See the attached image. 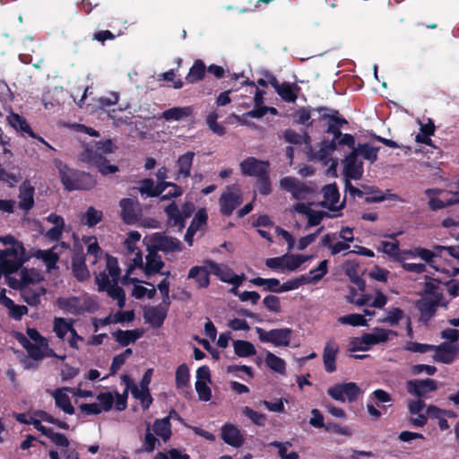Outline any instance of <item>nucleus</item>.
I'll return each instance as SVG.
<instances>
[{
	"label": "nucleus",
	"instance_id": "nucleus-1",
	"mask_svg": "<svg viewBox=\"0 0 459 459\" xmlns=\"http://www.w3.org/2000/svg\"><path fill=\"white\" fill-rule=\"evenodd\" d=\"M60 182L64 189L72 191H88L97 185V179L91 174L76 169L70 168L61 160L56 162Z\"/></svg>",
	"mask_w": 459,
	"mask_h": 459
},
{
	"label": "nucleus",
	"instance_id": "nucleus-2",
	"mask_svg": "<svg viewBox=\"0 0 459 459\" xmlns=\"http://www.w3.org/2000/svg\"><path fill=\"white\" fill-rule=\"evenodd\" d=\"M315 111H317L318 122L326 123L325 132L333 135L331 141H334L336 144V141L343 134L342 128L349 125L347 119L341 115L338 109L328 107H317Z\"/></svg>",
	"mask_w": 459,
	"mask_h": 459
},
{
	"label": "nucleus",
	"instance_id": "nucleus-3",
	"mask_svg": "<svg viewBox=\"0 0 459 459\" xmlns=\"http://www.w3.org/2000/svg\"><path fill=\"white\" fill-rule=\"evenodd\" d=\"M56 305L64 312L74 316H81L85 312H94L98 308L97 303L89 297L83 299V300L76 296L68 298L59 297L56 299Z\"/></svg>",
	"mask_w": 459,
	"mask_h": 459
},
{
	"label": "nucleus",
	"instance_id": "nucleus-4",
	"mask_svg": "<svg viewBox=\"0 0 459 459\" xmlns=\"http://www.w3.org/2000/svg\"><path fill=\"white\" fill-rule=\"evenodd\" d=\"M45 437L49 438L53 444L62 448L58 453L56 450H50L48 453L50 459H79V454L74 448H70V442L67 437L59 432H55L49 428Z\"/></svg>",
	"mask_w": 459,
	"mask_h": 459
},
{
	"label": "nucleus",
	"instance_id": "nucleus-5",
	"mask_svg": "<svg viewBox=\"0 0 459 459\" xmlns=\"http://www.w3.org/2000/svg\"><path fill=\"white\" fill-rule=\"evenodd\" d=\"M389 334H395V333L392 330L375 327L372 333H365L361 337L353 338V344L359 342V344H364V346H353V348H351V351H368L373 345L385 342L389 338Z\"/></svg>",
	"mask_w": 459,
	"mask_h": 459
},
{
	"label": "nucleus",
	"instance_id": "nucleus-6",
	"mask_svg": "<svg viewBox=\"0 0 459 459\" xmlns=\"http://www.w3.org/2000/svg\"><path fill=\"white\" fill-rule=\"evenodd\" d=\"M242 202L243 197L239 186L236 184L230 186L219 199L220 212L222 215L230 216Z\"/></svg>",
	"mask_w": 459,
	"mask_h": 459
},
{
	"label": "nucleus",
	"instance_id": "nucleus-7",
	"mask_svg": "<svg viewBox=\"0 0 459 459\" xmlns=\"http://www.w3.org/2000/svg\"><path fill=\"white\" fill-rule=\"evenodd\" d=\"M79 160L82 162L94 165L103 176L114 174L118 171L117 165L108 164V160L101 153H96L91 149H84L80 154Z\"/></svg>",
	"mask_w": 459,
	"mask_h": 459
},
{
	"label": "nucleus",
	"instance_id": "nucleus-8",
	"mask_svg": "<svg viewBox=\"0 0 459 459\" xmlns=\"http://www.w3.org/2000/svg\"><path fill=\"white\" fill-rule=\"evenodd\" d=\"M360 394V388L353 382L336 384L327 390V394L331 398L342 403L345 402V397L349 403H353L357 401Z\"/></svg>",
	"mask_w": 459,
	"mask_h": 459
},
{
	"label": "nucleus",
	"instance_id": "nucleus-9",
	"mask_svg": "<svg viewBox=\"0 0 459 459\" xmlns=\"http://www.w3.org/2000/svg\"><path fill=\"white\" fill-rule=\"evenodd\" d=\"M255 332L262 342H270L275 346H289L292 334L290 328H279L265 331L263 328L256 327Z\"/></svg>",
	"mask_w": 459,
	"mask_h": 459
},
{
	"label": "nucleus",
	"instance_id": "nucleus-10",
	"mask_svg": "<svg viewBox=\"0 0 459 459\" xmlns=\"http://www.w3.org/2000/svg\"><path fill=\"white\" fill-rule=\"evenodd\" d=\"M407 392L418 398H424L428 394L437 390V382L432 378L412 379L406 385Z\"/></svg>",
	"mask_w": 459,
	"mask_h": 459
},
{
	"label": "nucleus",
	"instance_id": "nucleus-11",
	"mask_svg": "<svg viewBox=\"0 0 459 459\" xmlns=\"http://www.w3.org/2000/svg\"><path fill=\"white\" fill-rule=\"evenodd\" d=\"M121 208V219L127 225L135 224L139 221V212H141L140 204L133 198H123L119 202Z\"/></svg>",
	"mask_w": 459,
	"mask_h": 459
},
{
	"label": "nucleus",
	"instance_id": "nucleus-12",
	"mask_svg": "<svg viewBox=\"0 0 459 459\" xmlns=\"http://www.w3.org/2000/svg\"><path fill=\"white\" fill-rule=\"evenodd\" d=\"M152 248L156 251L169 252H179L182 250V244L177 238L173 237L165 236L162 233H154L152 238Z\"/></svg>",
	"mask_w": 459,
	"mask_h": 459
},
{
	"label": "nucleus",
	"instance_id": "nucleus-13",
	"mask_svg": "<svg viewBox=\"0 0 459 459\" xmlns=\"http://www.w3.org/2000/svg\"><path fill=\"white\" fill-rule=\"evenodd\" d=\"M323 195L325 200L321 203V206L332 212H337L344 208L346 196L341 204L337 205L340 199V193L335 183L325 186L323 187Z\"/></svg>",
	"mask_w": 459,
	"mask_h": 459
},
{
	"label": "nucleus",
	"instance_id": "nucleus-14",
	"mask_svg": "<svg viewBox=\"0 0 459 459\" xmlns=\"http://www.w3.org/2000/svg\"><path fill=\"white\" fill-rule=\"evenodd\" d=\"M183 188L173 182L158 181L153 188V197L160 196L161 201L178 198L183 195Z\"/></svg>",
	"mask_w": 459,
	"mask_h": 459
},
{
	"label": "nucleus",
	"instance_id": "nucleus-15",
	"mask_svg": "<svg viewBox=\"0 0 459 459\" xmlns=\"http://www.w3.org/2000/svg\"><path fill=\"white\" fill-rule=\"evenodd\" d=\"M280 186L291 193L293 198L302 200L310 193V188L293 177H285L281 179Z\"/></svg>",
	"mask_w": 459,
	"mask_h": 459
},
{
	"label": "nucleus",
	"instance_id": "nucleus-16",
	"mask_svg": "<svg viewBox=\"0 0 459 459\" xmlns=\"http://www.w3.org/2000/svg\"><path fill=\"white\" fill-rule=\"evenodd\" d=\"M433 351H435L433 356L435 361L451 364L458 354L459 347L458 344L442 342L439 345H434Z\"/></svg>",
	"mask_w": 459,
	"mask_h": 459
},
{
	"label": "nucleus",
	"instance_id": "nucleus-17",
	"mask_svg": "<svg viewBox=\"0 0 459 459\" xmlns=\"http://www.w3.org/2000/svg\"><path fill=\"white\" fill-rule=\"evenodd\" d=\"M439 305V298L436 299H422L417 301L416 307L420 311V321L424 325H428L429 321L435 316Z\"/></svg>",
	"mask_w": 459,
	"mask_h": 459
},
{
	"label": "nucleus",
	"instance_id": "nucleus-18",
	"mask_svg": "<svg viewBox=\"0 0 459 459\" xmlns=\"http://www.w3.org/2000/svg\"><path fill=\"white\" fill-rule=\"evenodd\" d=\"M241 173L247 177H258L268 169L269 162L257 160L255 157H247L239 164Z\"/></svg>",
	"mask_w": 459,
	"mask_h": 459
},
{
	"label": "nucleus",
	"instance_id": "nucleus-19",
	"mask_svg": "<svg viewBox=\"0 0 459 459\" xmlns=\"http://www.w3.org/2000/svg\"><path fill=\"white\" fill-rule=\"evenodd\" d=\"M344 175L346 179H360L363 172V162L358 159L354 152H350L344 159Z\"/></svg>",
	"mask_w": 459,
	"mask_h": 459
},
{
	"label": "nucleus",
	"instance_id": "nucleus-20",
	"mask_svg": "<svg viewBox=\"0 0 459 459\" xmlns=\"http://www.w3.org/2000/svg\"><path fill=\"white\" fill-rule=\"evenodd\" d=\"M339 351L340 347L333 339H330L325 342L322 359L325 369L327 373H333L336 370V359Z\"/></svg>",
	"mask_w": 459,
	"mask_h": 459
},
{
	"label": "nucleus",
	"instance_id": "nucleus-21",
	"mask_svg": "<svg viewBox=\"0 0 459 459\" xmlns=\"http://www.w3.org/2000/svg\"><path fill=\"white\" fill-rule=\"evenodd\" d=\"M221 437L229 446L238 448L243 446L245 438L237 426L225 423L221 429Z\"/></svg>",
	"mask_w": 459,
	"mask_h": 459
},
{
	"label": "nucleus",
	"instance_id": "nucleus-22",
	"mask_svg": "<svg viewBox=\"0 0 459 459\" xmlns=\"http://www.w3.org/2000/svg\"><path fill=\"white\" fill-rule=\"evenodd\" d=\"M167 315L168 308L162 307L161 304L149 307L143 311V318L145 323L149 324L153 328L161 327L167 317Z\"/></svg>",
	"mask_w": 459,
	"mask_h": 459
},
{
	"label": "nucleus",
	"instance_id": "nucleus-23",
	"mask_svg": "<svg viewBox=\"0 0 459 459\" xmlns=\"http://www.w3.org/2000/svg\"><path fill=\"white\" fill-rule=\"evenodd\" d=\"M27 260L28 256L26 255V251L23 254L17 253L15 255H4V253L0 254L2 267H4L6 275L19 271Z\"/></svg>",
	"mask_w": 459,
	"mask_h": 459
},
{
	"label": "nucleus",
	"instance_id": "nucleus-24",
	"mask_svg": "<svg viewBox=\"0 0 459 459\" xmlns=\"http://www.w3.org/2000/svg\"><path fill=\"white\" fill-rule=\"evenodd\" d=\"M64 390L68 392H73V388L65 387V388H57L54 391H49L50 394L55 399L56 406L61 409L64 412L73 415L75 412V409L73 406L69 396L64 393Z\"/></svg>",
	"mask_w": 459,
	"mask_h": 459
},
{
	"label": "nucleus",
	"instance_id": "nucleus-25",
	"mask_svg": "<svg viewBox=\"0 0 459 459\" xmlns=\"http://www.w3.org/2000/svg\"><path fill=\"white\" fill-rule=\"evenodd\" d=\"M164 212L168 218V225L172 228H178L182 230L186 227V218L181 213L178 204L172 201L165 208Z\"/></svg>",
	"mask_w": 459,
	"mask_h": 459
},
{
	"label": "nucleus",
	"instance_id": "nucleus-26",
	"mask_svg": "<svg viewBox=\"0 0 459 459\" xmlns=\"http://www.w3.org/2000/svg\"><path fill=\"white\" fill-rule=\"evenodd\" d=\"M206 265L211 270V273L214 274L220 281L222 282L230 283L236 278V276H239L236 274L233 270L226 264H218L212 260L206 261Z\"/></svg>",
	"mask_w": 459,
	"mask_h": 459
},
{
	"label": "nucleus",
	"instance_id": "nucleus-27",
	"mask_svg": "<svg viewBox=\"0 0 459 459\" xmlns=\"http://www.w3.org/2000/svg\"><path fill=\"white\" fill-rule=\"evenodd\" d=\"M34 187L24 181L19 187V208L28 212L34 206Z\"/></svg>",
	"mask_w": 459,
	"mask_h": 459
},
{
	"label": "nucleus",
	"instance_id": "nucleus-28",
	"mask_svg": "<svg viewBox=\"0 0 459 459\" xmlns=\"http://www.w3.org/2000/svg\"><path fill=\"white\" fill-rule=\"evenodd\" d=\"M148 249L149 254L146 255V263L143 267V272L146 276L151 277L157 273H160V270L164 267L165 264L160 255L157 254L156 250L152 249L151 247Z\"/></svg>",
	"mask_w": 459,
	"mask_h": 459
},
{
	"label": "nucleus",
	"instance_id": "nucleus-29",
	"mask_svg": "<svg viewBox=\"0 0 459 459\" xmlns=\"http://www.w3.org/2000/svg\"><path fill=\"white\" fill-rule=\"evenodd\" d=\"M21 298L30 307H37L40 304L41 296L46 294V289L44 287H23L19 290Z\"/></svg>",
	"mask_w": 459,
	"mask_h": 459
},
{
	"label": "nucleus",
	"instance_id": "nucleus-30",
	"mask_svg": "<svg viewBox=\"0 0 459 459\" xmlns=\"http://www.w3.org/2000/svg\"><path fill=\"white\" fill-rule=\"evenodd\" d=\"M143 334V330L140 328H136L134 330H121L117 329L115 331L112 335L115 340L121 346H128L130 343L134 342L136 340L142 337Z\"/></svg>",
	"mask_w": 459,
	"mask_h": 459
},
{
	"label": "nucleus",
	"instance_id": "nucleus-31",
	"mask_svg": "<svg viewBox=\"0 0 459 459\" xmlns=\"http://www.w3.org/2000/svg\"><path fill=\"white\" fill-rule=\"evenodd\" d=\"M56 248V246H54L52 248L47 250L37 249L33 252L32 255L37 259L42 260L47 269L50 271L56 268V264L60 258L59 254L54 251Z\"/></svg>",
	"mask_w": 459,
	"mask_h": 459
},
{
	"label": "nucleus",
	"instance_id": "nucleus-32",
	"mask_svg": "<svg viewBox=\"0 0 459 459\" xmlns=\"http://www.w3.org/2000/svg\"><path fill=\"white\" fill-rule=\"evenodd\" d=\"M7 120L9 125L16 131H19L22 134H26L30 137H35V133L33 132L27 119L24 117L17 113L12 112L7 117Z\"/></svg>",
	"mask_w": 459,
	"mask_h": 459
},
{
	"label": "nucleus",
	"instance_id": "nucleus-33",
	"mask_svg": "<svg viewBox=\"0 0 459 459\" xmlns=\"http://www.w3.org/2000/svg\"><path fill=\"white\" fill-rule=\"evenodd\" d=\"M210 273L211 270H207L206 266H193L189 272L187 277L194 279L200 289L207 288L210 284Z\"/></svg>",
	"mask_w": 459,
	"mask_h": 459
},
{
	"label": "nucleus",
	"instance_id": "nucleus-34",
	"mask_svg": "<svg viewBox=\"0 0 459 459\" xmlns=\"http://www.w3.org/2000/svg\"><path fill=\"white\" fill-rule=\"evenodd\" d=\"M379 150L380 147H374L366 143H358L351 152H354L357 157L361 156L364 160L373 164L377 160Z\"/></svg>",
	"mask_w": 459,
	"mask_h": 459
},
{
	"label": "nucleus",
	"instance_id": "nucleus-35",
	"mask_svg": "<svg viewBox=\"0 0 459 459\" xmlns=\"http://www.w3.org/2000/svg\"><path fill=\"white\" fill-rule=\"evenodd\" d=\"M173 413H177L175 410L169 412V415L160 420H156L153 423V430L157 436L167 441L171 437V423L170 417Z\"/></svg>",
	"mask_w": 459,
	"mask_h": 459
},
{
	"label": "nucleus",
	"instance_id": "nucleus-36",
	"mask_svg": "<svg viewBox=\"0 0 459 459\" xmlns=\"http://www.w3.org/2000/svg\"><path fill=\"white\" fill-rule=\"evenodd\" d=\"M316 108L302 107L296 111V122L298 124L308 126H313L317 119V111H315Z\"/></svg>",
	"mask_w": 459,
	"mask_h": 459
},
{
	"label": "nucleus",
	"instance_id": "nucleus-37",
	"mask_svg": "<svg viewBox=\"0 0 459 459\" xmlns=\"http://www.w3.org/2000/svg\"><path fill=\"white\" fill-rule=\"evenodd\" d=\"M300 90L301 88L296 83L283 82L276 92L284 101L295 103Z\"/></svg>",
	"mask_w": 459,
	"mask_h": 459
},
{
	"label": "nucleus",
	"instance_id": "nucleus-38",
	"mask_svg": "<svg viewBox=\"0 0 459 459\" xmlns=\"http://www.w3.org/2000/svg\"><path fill=\"white\" fill-rule=\"evenodd\" d=\"M71 268L73 275L79 281H83L90 277V272L85 264V256L72 257Z\"/></svg>",
	"mask_w": 459,
	"mask_h": 459
},
{
	"label": "nucleus",
	"instance_id": "nucleus-39",
	"mask_svg": "<svg viewBox=\"0 0 459 459\" xmlns=\"http://www.w3.org/2000/svg\"><path fill=\"white\" fill-rule=\"evenodd\" d=\"M194 108L191 106L174 107L162 112V117L167 121H180L193 114Z\"/></svg>",
	"mask_w": 459,
	"mask_h": 459
},
{
	"label": "nucleus",
	"instance_id": "nucleus-40",
	"mask_svg": "<svg viewBox=\"0 0 459 459\" xmlns=\"http://www.w3.org/2000/svg\"><path fill=\"white\" fill-rule=\"evenodd\" d=\"M206 66L203 60L196 59L194 65L190 67L188 74L186 76L187 83H195L204 78Z\"/></svg>",
	"mask_w": 459,
	"mask_h": 459
},
{
	"label": "nucleus",
	"instance_id": "nucleus-41",
	"mask_svg": "<svg viewBox=\"0 0 459 459\" xmlns=\"http://www.w3.org/2000/svg\"><path fill=\"white\" fill-rule=\"evenodd\" d=\"M103 220V212L93 206H89L81 217V222L90 228L96 226Z\"/></svg>",
	"mask_w": 459,
	"mask_h": 459
},
{
	"label": "nucleus",
	"instance_id": "nucleus-42",
	"mask_svg": "<svg viewBox=\"0 0 459 459\" xmlns=\"http://www.w3.org/2000/svg\"><path fill=\"white\" fill-rule=\"evenodd\" d=\"M195 152L189 151L179 156L178 159L177 163L178 165V175L182 176L184 178L190 177Z\"/></svg>",
	"mask_w": 459,
	"mask_h": 459
},
{
	"label": "nucleus",
	"instance_id": "nucleus-43",
	"mask_svg": "<svg viewBox=\"0 0 459 459\" xmlns=\"http://www.w3.org/2000/svg\"><path fill=\"white\" fill-rule=\"evenodd\" d=\"M190 372L189 368L186 363L179 365L176 370L175 382L176 387L178 390H184L189 387Z\"/></svg>",
	"mask_w": 459,
	"mask_h": 459
},
{
	"label": "nucleus",
	"instance_id": "nucleus-44",
	"mask_svg": "<svg viewBox=\"0 0 459 459\" xmlns=\"http://www.w3.org/2000/svg\"><path fill=\"white\" fill-rule=\"evenodd\" d=\"M33 275H36L33 271L30 272L28 269L24 268L21 271L20 280H12L9 286L14 290H20L23 287H30V284L35 281Z\"/></svg>",
	"mask_w": 459,
	"mask_h": 459
},
{
	"label": "nucleus",
	"instance_id": "nucleus-45",
	"mask_svg": "<svg viewBox=\"0 0 459 459\" xmlns=\"http://www.w3.org/2000/svg\"><path fill=\"white\" fill-rule=\"evenodd\" d=\"M234 352L238 357L247 358L255 354L256 351L253 343L248 341H233Z\"/></svg>",
	"mask_w": 459,
	"mask_h": 459
},
{
	"label": "nucleus",
	"instance_id": "nucleus-46",
	"mask_svg": "<svg viewBox=\"0 0 459 459\" xmlns=\"http://www.w3.org/2000/svg\"><path fill=\"white\" fill-rule=\"evenodd\" d=\"M255 286H265L264 290L275 293H281L279 287H281L280 281L276 278L264 279L261 277L253 278L249 281Z\"/></svg>",
	"mask_w": 459,
	"mask_h": 459
},
{
	"label": "nucleus",
	"instance_id": "nucleus-47",
	"mask_svg": "<svg viewBox=\"0 0 459 459\" xmlns=\"http://www.w3.org/2000/svg\"><path fill=\"white\" fill-rule=\"evenodd\" d=\"M2 241L5 245H11V247L3 250L1 253H4V255H16L17 253L23 254L25 252V247L23 244L18 241L13 236L7 235L2 238Z\"/></svg>",
	"mask_w": 459,
	"mask_h": 459
},
{
	"label": "nucleus",
	"instance_id": "nucleus-48",
	"mask_svg": "<svg viewBox=\"0 0 459 459\" xmlns=\"http://www.w3.org/2000/svg\"><path fill=\"white\" fill-rule=\"evenodd\" d=\"M265 364L268 368H270L272 370L277 373L284 374L286 371L285 361L281 358L274 355L270 351H267L266 353Z\"/></svg>",
	"mask_w": 459,
	"mask_h": 459
},
{
	"label": "nucleus",
	"instance_id": "nucleus-49",
	"mask_svg": "<svg viewBox=\"0 0 459 459\" xmlns=\"http://www.w3.org/2000/svg\"><path fill=\"white\" fill-rule=\"evenodd\" d=\"M82 240L85 244L88 245L87 247V255L91 257L93 256L92 264H96L98 259L102 255V250L100 247L97 238L93 236L91 237H83Z\"/></svg>",
	"mask_w": 459,
	"mask_h": 459
},
{
	"label": "nucleus",
	"instance_id": "nucleus-50",
	"mask_svg": "<svg viewBox=\"0 0 459 459\" xmlns=\"http://www.w3.org/2000/svg\"><path fill=\"white\" fill-rule=\"evenodd\" d=\"M108 296L117 301L118 307L122 308L126 305V293L123 288L117 285V281L111 283L108 288L105 290Z\"/></svg>",
	"mask_w": 459,
	"mask_h": 459
},
{
	"label": "nucleus",
	"instance_id": "nucleus-51",
	"mask_svg": "<svg viewBox=\"0 0 459 459\" xmlns=\"http://www.w3.org/2000/svg\"><path fill=\"white\" fill-rule=\"evenodd\" d=\"M131 393L135 399L140 400L143 410L150 408L153 401L150 390H140L137 385H133Z\"/></svg>",
	"mask_w": 459,
	"mask_h": 459
},
{
	"label": "nucleus",
	"instance_id": "nucleus-52",
	"mask_svg": "<svg viewBox=\"0 0 459 459\" xmlns=\"http://www.w3.org/2000/svg\"><path fill=\"white\" fill-rule=\"evenodd\" d=\"M404 317V312L400 307H393L387 311L385 317L378 320L381 324H387L390 326L397 325L398 323Z\"/></svg>",
	"mask_w": 459,
	"mask_h": 459
},
{
	"label": "nucleus",
	"instance_id": "nucleus-53",
	"mask_svg": "<svg viewBox=\"0 0 459 459\" xmlns=\"http://www.w3.org/2000/svg\"><path fill=\"white\" fill-rule=\"evenodd\" d=\"M73 320H70V322H67L63 317H55L54 319V332L56 333V335L63 339L67 333H70L73 326Z\"/></svg>",
	"mask_w": 459,
	"mask_h": 459
},
{
	"label": "nucleus",
	"instance_id": "nucleus-54",
	"mask_svg": "<svg viewBox=\"0 0 459 459\" xmlns=\"http://www.w3.org/2000/svg\"><path fill=\"white\" fill-rule=\"evenodd\" d=\"M220 117L216 111L210 112L206 117V125L208 128L215 134L223 136L226 134V128L221 124L217 123V119Z\"/></svg>",
	"mask_w": 459,
	"mask_h": 459
},
{
	"label": "nucleus",
	"instance_id": "nucleus-55",
	"mask_svg": "<svg viewBox=\"0 0 459 459\" xmlns=\"http://www.w3.org/2000/svg\"><path fill=\"white\" fill-rule=\"evenodd\" d=\"M270 446L278 448V455L281 459H299V455L297 452L291 451L287 452L288 447H290L292 445L290 441L286 442H279L273 441L270 444Z\"/></svg>",
	"mask_w": 459,
	"mask_h": 459
},
{
	"label": "nucleus",
	"instance_id": "nucleus-56",
	"mask_svg": "<svg viewBox=\"0 0 459 459\" xmlns=\"http://www.w3.org/2000/svg\"><path fill=\"white\" fill-rule=\"evenodd\" d=\"M256 178V188L259 194L264 196L269 195L272 193V183L268 169Z\"/></svg>",
	"mask_w": 459,
	"mask_h": 459
},
{
	"label": "nucleus",
	"instance_id": "nucleus-57",
	"mask_svg": "<svg viewBox=\"0 0 459 459\" xmlns=\"http://www.w3.org/2000/svg\"><path fill=\"white\" fill-rule=\"evenodd\" d=\"M283 257L284 268L288 271H295L308 259L303 255H284Z\"/></svg>",
	"mask_w": 459,
	"mask_h": 459
},
{
	"label": "nucleus",
	"instance_id": "nucleus-58",
	"mask_svg": "<svg viewBox=\"0 0 459 459\" xmlns=\"http://www.w3.org/2000/svg\"><path fill=\"white\" fill-rule=\"evenodd\" d=\"M242 413L248 418L255 425L258 427H264L266 424L267 417L265 414L254 411L248 406L242 409Z\"/></svg>",
	"mask_w": 459,
	"mask_h": 459
},
{
	"label": "nucleus",
	"instance_id": "nucleus-59",
	"mask_svg": "<svg viewBox=\"0 0 459 459\" xmlns=\"http://www.w3.org/2000/svg\"><path fill=\"white\" fill-rule=\"evenodd\" d=\"M208 222V213L206 208H200L195 214L189 227L193 228L196 231L203 230Z\"/></svg>",
	"mask_w": 459,
	"mask_h": 459
},
{
	"label": "nucleus",
	"instance_id": "nucleus-60",
	"mask_svg": "<svg viewBox=\"0 0 459 459\" xmlns=\"http://www.w3.org/2000/svg\"><path fill=\"white\" fill-rule=\"evenodd\" d=\"M311 282V280L306 275H301L298 278L289 280L279 287V290L281 292L290 291L299 288L301 285Z\"/></svg>",
	"mask_w": 459,
	"mask_h": 459
},
{
	"label": "nucleus",
	"instance_id": "nucleus-61",
	"mask_svg": "<svg viewBox=\"0 0 459 459\" xmlns=\"http://www.w3.org/2000/svg\"><path fill=\"white\" fill-rule=\"evenodd\" d=\"M339 322L343 325H350L352 326H366L368 322L364 316L359 314H350L339 318Z\"/></svg>",
	"mask_w": 459,
	"mask_h": 459
},
{
	"label": "nucleus",
	"instance_id": "nucleus-62",
	"mask_svg": "<svg viewBox=\"0 0 459 459\" xmlns=\"http://www.w3.org/2000/svg\"><path fill=\"white\" fill-rule=\"evenodd\" d=\"M283 137L287 143L292 144H301L303 142L308 143L310 141V137L307 134H305L303 137L293 129H286L283 133Z\"/></svg>",
	"mask_w": 459,
	"mask_h": 459
},
{
	"label": "nucleus",
	"instance_id": "nucleus-63",
	"mask_svg": "<svg viewBox=\"0 0 459 459\" xmlns=\"http://www.w3.org/2000/svg\"><path fill=\"white\" fill-rule=\"evenodd\" d=\"M85 149H91L96 153L108 154L113 152V143L111 140L99 141L94 144H89Z\"/></svg>",
	"mask_w": 459,
	"mask_h": 459
},
{
	"label": "nucleus",
	"instance_id": "nucleus-64",
	"mask_svg": "<svg viewBox=\"0 0 459 459\" xmlns=\"http://www.w3.org/2000/svg\"><path fill=\"white\" fill-rule=\"evenodd\" d=\"M336 150L334 141L323 140L321 142V147L317 152L319 160H327L332 153Z\"/></svg>",
	"mask_w": 459,
	"mask_h": 459
}]
</instances>
